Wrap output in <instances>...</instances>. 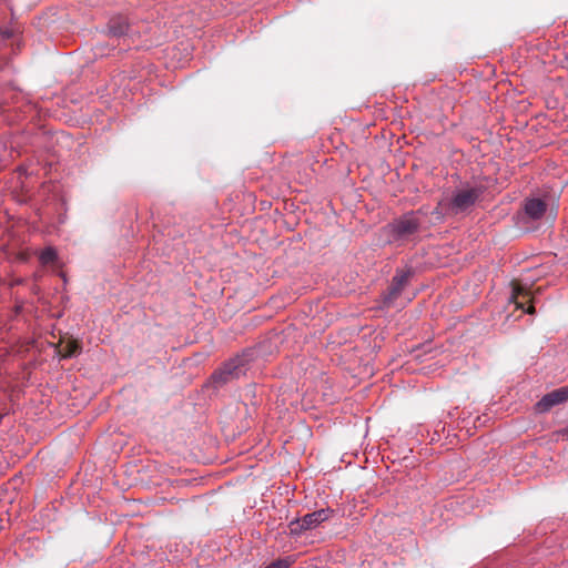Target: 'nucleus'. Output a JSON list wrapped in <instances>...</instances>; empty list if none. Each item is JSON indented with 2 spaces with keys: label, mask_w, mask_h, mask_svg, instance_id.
<instances>
[{
  "label": "nucleus",
  "mask_w": 568,
  "mask_h": 568,
  "mask_svg": "<svg viewBox=\"0 0 568 568\" xmlns=\"http://www.w3.org/2000/svg\"><path fill=\"white\" fill-rule=\"evenodd\" d=\"M568 400V386L557 388L541 397L535 405L538 413H546L550 408Z\"/></svg>",
  "instance_id": "obj_3"
},
{
  "label": "nucleus",
  "mask_w": 568,
  "mask_h": 568,
  "mask_svg": "<svg viewBox=\"0 0 568 568\" xmlns=\"http://www.w3.org/2000/svg\"><path fill=\"white\" fill-rule=\"evenodd\" d=\"M402 291L403 288L392 282L388 292L384 295V304L387 306L390 305L398 297Z\"/></svg>",
  "instance_id": "obj_7"
},
{
  "label": "nucleus",
  "mask_w": 568,
  "mask_h": 568,
  "mask_svg": "<svg viewBox=\"0 0 568 568\" xmlns=\"http://www.w3.org/2000/svg\"><path fill=\"white\" fill-rule=\"evenodd\" d=\"M409 274V272L404 271L396 273V275L393 277V283H395L398 287L404 288L408 282Z\"/></svg>",
  "instance_id": "obj_9"
},
{
  "label": "nucleus",
  "mask_w": 568,
  "mask_h": 568,
  "mask_svg": "<svg viewBox=\"0 0 568 568\" xmlns=\"http://www.w3.org/2000/svg\"><path fill=\"white\" fill-rule=\"evenodd\" d=\"M79 351V346L77 342H71L67 345V351L63 354V357L74 356Z\"/></svg>",
  "instance_id": "obj_10"
},
{
  "label": "nucleus",
  "mask_w": 568,
  "mask_h": 568,
  "mask_svg": "<svg viewBox=\"0 0 568 568\" xmlns=\"http://www.w3.org/2000/svg\"><path fill=\"white\" fill-rule=\"evenodd\" d=\"M528 313L532 314L534 313V307L530 306L528 310H527Z\"/></svg>",
  "instance_id": "obj_13"
},
{
  "label": "nucleus",
  "mask_w": 568,
  "mask_h": 568,
  "mask_svg": "<svg viewBox=\"0 0 568 568\" xmlns=\"http://www.w3.org/2000/svg\"><path fill=\"white\" fill-rule=\"evenodd\" d=\"M480 193V190L476 187L457 191L452 199L453 209L457 212L467 210L478 200Z\"/></svg>",
  "instance_id": "obj_4"
},
{
  "label": "nucleus",
  "mask_w": 568,
  "mask_h": 568,
  "mask_svg": "<svg viewBox=\"0 0 568 568\" xmlns=\"http://www.w3.org/2000/svg\"><path fill=\"white\" fill-rule=\"evenodd\" d=\"M241 372L237 359H234L225 363L224 366L213 375V378L216 384L222 385L233 378H237Z\"/></svg>",
  "instance_id": "obj_5"
},
{
  "label": "nucleus",
  "mask_w": 568,
  "mask_h": 568,
  "mask_svg": "<svg viewBox=\"0 0 568 568\" xmlns=\"http://www.w3.org/2000/svg\"><path fill=\"white\" fill-rule=\"evenodd\" d=\"M525 212L529 217L538 220L546 212V203L540 199L527 200L525 204Z\"/></svg>",
  "instance_id": "obj_6"
},
{
  "label": "nucleus",
  "mask_w": 568,
  "mask_h": 568,
  "mask_svg": "<svg viewBox=\"0 0 568 568\" xmlns=\"http://www.w3.org/2000/svg\"><path fill=\"white\" fill-rule=\"evenodd\" d=\"M520 288H517L514 291V295H513V298H516L518 296V294L520 293Z\"/></svg>",
  "instance_id": "obj_12"
},
{
  "label": "nucleus",
  "mask_w": 568,
  "mask_h": 568,
  "mask_svg": "<svg viewBox=\"0 0 568 568\" xmlns=\"http://www.w3.org/2000/svg\"><path fill=\"white\" fill-rule=\"evenodd\" d=\"M419 227V221L414 213H407L387 226L393 241H405L414 235Z\"/></svg>",
  "instance_id": "obj_1"
},
{
  "label": "nucleus",
  "mask_w": 568,
  "mask_h": 568,
  "mask_svg": "<svg viewBox=\"0 0 568 568\" xmlns=\"http://www.w3.org/2000/svg\"><path fill=\"white\" fill-rule=\"evenodd\" d=\"M332 514L333 510L329 508L306 514L303 518L290 523V531L293 535H300L304 530L316 528L320 524L326 521Z\"/></svg>",
  "instance_id": "obj_2"
},
{
  "label": "nucleus",
  "mask_w": 568,
  "mask_h": 568,
  "mask_svg": "<svg viewBox=\"0 0 568 568\" xmlns=\"http://www.w3.org/2000/svg\"><path fill=\"white\" fill-rule=\"evenodd\" d=\"M265 568H288V562L286 560H276Z\"/></svg>",
  "instance_id": "obj_11"
},
{
  "label": "nucleus",
  "mask_w": 568,
  "mask_h": 568,
  "mask_svg": "<svg viewBox=\"0 0 568 568\" xmlns=\"http://www.w3.org/2000/svg\"><path fill=\"white\" fill-rule=\"evenodd\" d=\"M57 260V251L53 247L44 248L40 254V261L42 264H50Z\"/></svg>",
  "instance_id": "obj_8"
}]
</instances>
